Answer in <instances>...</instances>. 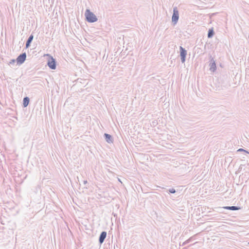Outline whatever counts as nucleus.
<instances>
[{"instance_id": "nucleus-1", "label": "nucleus", "mask_w": 249, "mask_h": 249, "mask_svg": "<svg viewBox=\"0 0 249 249\" xmlns=\"http://www.w3.org/2000/svg\"><path fill=\"white\" fill-rule=\"evenodd\" d=\"M86 20L89 23H93L97 21L98 18L89 9H86L85 13Z\"/></svg>"}, {"instance_id": "nucleus-2", "label": "nucleus", "mask_w": 249, "mask_h": 249, "mask_svg": "<svg viewBox=\"0 0 249 249\" xmlns=\"http://www.w3.org/2000/svg\"><path fill=\"white\" fill-rule=\"evenodd\" d=\"M179 19V12L177 7L173 8V13L172 16V22L174 25L176 24Z\"/></svg>"}, {"instance_id": "nucleus-3", "label": "nucleus", "mask_w": 249, "mask_h": 249, "mask_svg": "<svg viewBox=\"0 0 249 249\" xmlns=\"http://www.w3.org/2000/svg\"><path fill=\"white\" fill-rule=\"evenodd\" d=\"M47 65L51 69L55 70L56 68V62L55 59L52 56H50L48 59Z\"/></svg>"}, {"instance_id": "nucleus-4", "label": "nucleus", "mask_w": 249, "mask_h": 249, "mask_svg": "<svg viewBox=\"0 0 249 249\" xmlns=\"http://www.w3.org/2000/svg\"><path fill=\"white\" fill-rule=\"evenodd\" d=\"M180 59L182 63H184L187 55L186 50L182 46L179 47Z\"/></svg>"}, {"instance_id": "nucleus-5", "label": "nucleus", "mask_w": 249, "mask_h": 249, "mask_svg": "<svg viewBox=\"0 0 249 249\" xmlns=\"http://www.w3.org/2000/svg\"><path fill=\"white\" fill-rule=\"evenodd\" d=\"M26 53H23L19 54L16 59L17 64L21 65L23 64L26 60Z\"/></svg>"}, {"instance_id": "nucleus-6", "label": "nucleus", "mask_w": 249, "mask_h": 249, "mask_svg": "<svg viewBox=\"0 0 249 249\" xmlns=\"http://www.w3.org/2000/svg\"><path fill=\"white\" fill-rule=\"evenodd\" d=\"M210 70L212 72H214L216 70L215 61L212 55L210 56Z\"/></svg>"}, {"instance_id": "nucleus-7", "label": "nucleus", "mask_w": 249, "mask_h": 249, "mask_svg": "<svg viewBox=\"0 0 249 249\" xmlns=\"http://www.w3.org/2000/svg\"><path fill=\"white\" fill-rule=\"evenodd\" d=\"M107 232L105 231H103L100 236H99V243L100 244V245H102L103 242H104L105 241V239H106V237H107Z\"/></svg>"}, {"instance_id": "nucleus-8", "label": "nucleus", "mask_w": 249, "mask_h": 249, "mask_svg": "<svg viewBox=\"0 0 249 249\" xmlns=\"http://www.w3.org/2000/svg\"><path fill=\"white\" fill-rule=\"evenodd\" d=\"M104 137L107 142L110 143L113 142V138L111 135L107 133H105L104 135Z\"/></svg>"}, {"instance_id": "nucleus-9", "label": "nucleus", "mask_w": 249, "mask_h": 249, "mask_svg": "<svg viewBox=\"0 0 249 249\" xmlns=\"http://www.w3.org/2000/svg\"><path fill=\"white\" fill-rule=\"evenodd\" d=\"M33 38H34V36L32 34H31L28 37L27 40L26 41V45H25L26 48H28L30 46L31 43L32 42Z\"/></svg>"}, {"instance_id": "nucleus-10", "label": "nucleus", "mask_w": 249, "mask_h": 249, "mask_svg": "<svg viewBox=\"0 0 249 249\" xmlns=\"http://www.w3.org/2000/svg\"><path fill=\"white\" fill-rule=\"evenodd\" d=\"M223 208H224V209L231 210V211H237V210H239L241 209V208L240 207L235 206H225V207H223Z\"/></svg>"}, {"instance_id": "nucleus-11", "label": "nucleus", "mask_w": 249, "mask_h": 249, "mask_svg": "<svg viewBox=\"0 0 249 249\" xmlns=\"http://www.w3.org/2000/svg\"><path fill=\"white\" fill-rule=\"evenodd\" d=\"M30 102V99L28 97H25L23 100V106L24 107H27Z\"/></svg>"}, {"instance_id": "nucleus-12", "label": "nucleus", "mask_w": 249, "mask_h": 249, "mask_svg": "<svg viewBox=\"0 0 249 249\" xmlns=\"http://www.w3.org/2000/svg\"><path fill=\"white\" fill-rule=\"evenodd\" d=\"M214 34V32L213 28L209 29L208 33V37L209 38H212Z\"/></svg>"}, {"instance_id": "nucleus-13", "label": "nucleus", "mask_w": 249, "mask_h": 249, "mask_svg": "<svg viewBox=\"0 0 249 249\" xmlns=\"http://www.w3.org/2000/svg\"><path fill=\"white\" fill-rule=\"evenodd\" d=\"M193 238H194V236H192L190 238H189L188 239H187V240H186L185 242H184L182 243V246H184V245L187 244L188 243H190V242H191L192 241V240L193 239Z\"/></svg>"}, {"instance_id": "nucleus-14", "label": "nucleus", "mask_w": 249, "mask_h": 249, "mask_svg": "<svg viewBox=\"0 0 249 249\" xmlns=\"http://www.w3.org/2000/svg\"><path fill=\"white\" fill-rule=\"evenodd\" d=\"M169 193L171 194H175L176 192V190L174 188H171L168 190Z\"/></svg>"}, {"instance_id": "nucleus-15", "label": "nucleus", "mask_w": 249, "mask_h": 249, "mask_svg": "<svg viewBox=\"0 0 249 249\" xmlns=\"http://www.w3.org/2000/svg\"><path fill=\"white\" fill-rule=\"evenodd\" d=\"M16 60L15 59H12L9 62V65H14L15 64Z\"/></svg>"}, {"instance_id": "nucleus-16", "label": "nucleus", "mask_w": 249, "mask_h": 249, "mask_svg": "<svg viewBox=\"0 0 249 249\" xmlns=\"http://www.w3.org/2000/svg\"><path fill=\"white\" fill-rule=\"evenodd\" d=\"M238 151H243V152H246L247 153H248L249 154V152L247 151H246V150L244 149H242V148H240L238 150Z\"/></svg>"}, {"instance_id": "nucleus-17", "label": "nucleus", "mask_w": 249, "mask_h": 249, "mask_svg": "<svg viewBox=\"0 0 249 249\" xmlns=\"http://www.w3.org/2000/svg\"><path fill=\"white\" fill-rule=\"evenodd\" d=\"M87 183H88V182H87V180H84V184H87Z\"/></svg>"}, {"instance_id": "nucleus-18", "label": "nucleus", "mask_w": 249, "mask_h": 249, "mask_svg": "<svg viewBox=\"0 0 249 249\" xmlns=\"http://www.w3.org/2000/svg\"><path fill=\"white\" fill-rule=\"evenodd\" d=\"M187 249V248L185 247V248H184L183 249Z\"/></svg>"}, {"instance_id": "nucleus-19", "label": "nucleus", "mask_w": 249, "mask_h": 249, "mask_svg": "<svg viewBox=\"0 0 249 249\" xmlns=\"http://www.w3.org/2000/svg\"><path fill=\"white\" fill-rule=\"evenodd\" d=\"M248 244L249 245V242L248 243Z\"/></svg>"}]
</instances>
